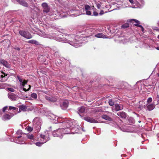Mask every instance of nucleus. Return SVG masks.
I'll use <instances>...</instances> for the list:
<instances>
[{
  "mask_svg": "<svg viewBox=\"0 0 159 159\" xmlns=\"http://www.w3.org/2000/svg\"><path fill=\"white\" fill-rule=\"evenodd\" d=\"M39 35L45 38H49L50 39H55L57 41L60 42L68 43L70 45L73 46L75 48H78L79 45L78 43H76L77 41L75 39H74L75 37L74 35H69L67 36V39L66 38H62L61 36L62 35L60 34V35H58V36L56 37L55 35L52 36L51 35L45 33L44 32H41L39 33Z\"/></svg>",
  "mask_w": 159,
  "mask_h": 159,
  "instance_id": "f257e3e1",
  "label": "nucleus"
},
{
  "mask_svg": "<svg viewBox=\"0 0 159 159\" xmlns=\"http://www.w3.org/2000/svg\"><path fill=\"white\" fill-rule=\"evenodd\" d=\"M42 6L43 9L42 16H47V17L52 20L56 19L55 15L52 13V11L50 10V7L47 3L45 2L42 3Z\"/></svg>",
  "mask_w": 159,
  "mask_h": 159,
  "instance_id": "f03ea898",
  "label": "nucleus"
},
{
  "mask_svg": "<svg viewBox=\"0 0 159 159\" xmlns=\"http://www.w3.org/2000/svg\"><path fill=\"white\" fill-rule=\"evenodd\" d=\"M17 78L19 80L21 88L23 89V90L25 91L29 90L31 88V86L27 84V80H23L19 76H17Z\"/></svg>",
  "mask_w": 159,
  "mask_h": 159,
  "instance_id": "7ed1b4c3",
  "label": "nucleus"
},
{
  "mask_svg": "<svg viewBox=\"0 0 159 159\" xmlns=\"http://www.w3.org/2000/svg\"><path fill=\"white\" fill-rule=\"evenodd\" d=\"M74 120L72 119L65 120L63 122L60 123V125L63 127H67L70 128V129H73L74 128L73 122Z\"/></svg>",
  "mask_w": 159,
  "mask_h": 159,
  "instance_id": "20e7f679",
  "label": "nucleus"
},
{
  "mask_svg": "<svg viewBox=\"0 0 159 159\" xmlns=\"http://www.w3.org/2000/svg\"><path fill=\"white\" fill-rule=\"evenodd\" d=\"M34 128L37 131H39L41 128L42 120L39 118H35L33 120Z\"/></svg>",
  "mask_w": 159,
  "mask_h": 159,
  "instance_id": "39448f33",
  "label": "nucleus"
},
{
  "mask_svg": "<svg viewBox=\"0 0 159 159\" xmlns=\"http://www.w3.org/2000/svg\"><path fill=\"white\" fill-rule=\"evenodd\" d=\"M19 34L21 36L28 39H31L32 37L30 33L27 31L20 30L19 31Z\"/></svg>",
  "mask_w": 159,
  "mask_h": 159,
  "instance_id": "423d86ee",
  "label": "nucleus"
},
{
  "mask_svg": "<svg viewBox=\"0 0 159 159\" xmlns=\"http://www.w3.org/2000/svg\"><path fill=\"white\" fill-rule=\"evenodd\" d=\"M62 129L61 128L59 129L53 131L52 133V135L54 136L59 137L60 138H62V136L63 135L62 133Z\"/></svg>",
  "mask_w": 159,
  "mask_h": 159,
  "instance_id": "0eeeda50",
  "label": "nucleus"
},
{
  "mask_svg": "<svg viewBox=\"0 0 159 159\" xmlns=\"http://www.w3.org/2000/svg\"><path fill=\"white\" fill-rule=\"evenodd\" d=\"M40 138V140L41 141L43 142V143H46L49 139V135L48 133L46 134L45 135L41 134Z\"/></svg>",
  "mask_w": 159,
  "mask_h": 159,
  "instance_id": "6e6552de",
  "label": "nucleus"
},
{
  "mask_svg": "<svg viewBox=\"0 0 159 159\" xmlns=\"http://www.w3.org/2000/svg\"><path fill=\"white\" fill-rule=\"evenodd\" d=\"M96 30L94 29L90 28L85 29L84 30L85 34H89V36L92 35L96 33Z\"/></svg>",
  "mask_w": 159,
  "mask_h": 159,
  "instance_id": "1a4fd4ad",
  "label": "nucleus"
},
{
  "mask_svg": "<svg viewBox=\"0 0 159 159\" xmlns=\"http://www.w3.org/2000/svg\"><path fill=\"white\" fill-rule=\"evenodd\" d=\"M14 116L13 114L11 113L10 114H5L2 117V119L4 121H7L10 120Z\"/></svg>",
  "mask_w": 159,
  "mask_h": 159,
  "instance_id": "9d476101",
  "label": "nucleus"
},
{
  "mask_svg": "<svg viewBox=\"0 0 159 159\" xmlns=\"http://www.w3.org/2000/svg\"><path fill=\"white\" fill-rule=\"evenodd\" d=\"M60 107L61 109L63 110L66 109L68 107V102L67 100H65L61 102V103Z\"/></svg>",
  "mask_w": 159,
  "mask_h": 159,
  "instance_id": "9b49d317",
  "label": "nucleus"
},
{
  "mask_svg": "<svg viewBox=\"0 0 159 159\" xmlns=\"http://www.w3.org/2000/svg\"><path fill=\"white\" fill-rule=\"evenodd\" d=\"M48 118L50 119L51 120H53V122L55 123H57V119L58 118L56 116L52 114H51L50 115H49L48 116Z\"/></svg>",
  "mask_w": 159,
  "mask_h": 159,
  "instance_id": "f8f14e48",
  "label": "nucleus"
},
{
  "mask_svg": "<svg viewBox=\"0 0 159 159\" xmlns=\"http://www.w3.org/2000/svg\"><path fill=\"white\" fill-rule=\"evenodd\" d=\"M62 129V133L63 134H69L70 133V130L72 129H70V128H67V127L61 128Z\"/></svg>",
  "mask_w": 159,
  "mask_h": 159,
  "instance_id": "ddd939ff",
  "label": "nucleus"
},
{
  "mask_svg": "<svg viewBox=\"0 0 159 159\" xmlns=\"http://www.w3.org/2000/svg\"><path fill=\"white\" fill-rule=\"evenodd\" d=\"M84 119L85 120L91 123H97V122L96 120H95L94 119L89 117H84Z\"/></svg>",
  "mask_w": 159,
  "mask_h": 159,
  "instance_id": "4468645a",
  "label": "nucleus"
},
{
  "mask_svg": "<svg viewBox=\"0 0 159 159\" xmlns=\"http://www.w3.org/2000/svg\"><path fill=\"white\" fill-rule=\"evenodd\" d=\"M22 138V136H18L17 138H16L15 139L16 142L17 143L22 144H23L24 143V140H21V139Z\"/></svg>",
  "mask_w": 159,
  "mask_h": 159,
  "instance_id": "2eb2a0df",
  "label": "nucleus"
},
{
  "mask_svg": "<svg viewBox=\"0 0 159 159\" xmlns=\"http://www.w3.org/2000/svg\"><path fill=\"white\" fill-rule=\"evenodd\" d=\"M8 98L11 99H16L18 98V96L15 94L10 93L8 95Z\"/></svg>",
  "mask_w": 159,
  "mask_h": 159,
  "instance_id": "dca6fc26",
  "label": "nucleus"
},
{
  "mask_svg": "<svg viewBox=\"0 0 159 159\" xmlns=\"http://www.w3.org/2000/svg\"><path fill=\"white\" fill-rule=\"evenodd\" d=\"M0 63L6 67L8 68L10 67V64L8 63L6 61L3 59L0 60Z\"/></svg>",
  "mask_w": 159,
  "mask_h": 159,
  "instance_id": "f3484780",
  "label": "nucleus"
},
{
  "mask_svg": "<svg viewBox=\"0 0 159 159\" xmlns=\"http://www.w3.org/2000/svg\"><path fill=\"white\" fill-rule=\"evenodd\" d=\"M21 5L26 7H28V4L24 0H16Z\"/></svg>",
  "mask_w": 159,
  "mask_h": 159,
  "instance_id": "a211bd4d",
  "label": "nucleus"
},
{
  "mask_svg": "<svg viewBox=\"0 0 159 159\" xmlns=\"http://www.w3.org/2000/svg\"><path fill=\"white\" fill-rule=\"evenodd\" d=\"M115 106L116 110V111L122 110L123 108V106L121 104L120 105L118 104H115Z\"/></svg>",
  "mask_w": 159,
  "mask_h": 159,
  "instance_id": "6ab92c4d",
  "label": "nucleus"
},
{
  "mask_svg": "<svg viewBox=\"0 0 159 159\" xmlns=\"http://www.w3.org/2000/svg\"><path fill=\"white\" fill-rule=\"evenodd\" d=\"M94 36L98 38H106V36L102 33H98L97 34H95Z\"/></svg>",
  "mask_w": 159,
  "mask_h": 159,
  "instance_id": "aec40b11",
  "label": "nucleus"
},
{
  "mask_svg": "<svg viewBox=\"0 0 159 159\" xmlns=\"http://www.w3.org/2000/svg\"><path fill=\"white\" fill-rule=\"evenodd\" d=\"M26 137L28 139H29L31 140H33V141H32V142L31 143V144H32L34 142V138L33 135L32 134H27L26 135Z\"/></svg>",
  "mask_w": 159,
  "mask_h": 159,
  "instance_id": "412c9836",
  "label": "nucleus"
},
{
  "mask_svg": "<svg viewBox=\"0 0 159 159\" xmlns=\"http://www.w3.org/2000/svg\"><path fill=\"white\" fill-rule=\"evenodd\" d=\"M28 43H30L34 44L35 45H39V43L37 41L35 40H30L28 41Z\"/></svg>",
  "mask_w": 159,
  "mask_h": 159,
  "instance_id": "4be33fe9",
  "label": "nucleus"
},
{
  "mask_svg": "<svg viewBox=\"0 0 159 159\" xmlns=\"http://www.w3.org/2000/svg\"><path fill=\"white\" fill-rule=\"evenodd\" d=\"M3 74L4 75L2 74L0 75V78H1L0 81L2 82H5L7 80V78L5 77V74L4 73Z\"/></svg>",
  "mask_w": 159,
  "mask_h": 159,
  "instance_id": "5701e85b",
  "label": "nucleus"
},
{
  "mask_svg": "<svg viewBox=\"0 0 159 159\" xmlns=\"http://www.w3.org/2000/svg\"><path fill=\"white\" fill-rule=\"evenodd\" d=\"M20 111H26L27 109V107L26 106L24 105H20L19 107Z\"/></svg>",
  "mask_w": 159,
  "mask_h": 159,
  "instance_id": "b1692460",
  "label": "nucleus"
},
{
  "mask_svg": "<svg viewBox=\"0 0 159 159\" xmlns=\"http://www.w3.org/2000/svg\"><path fill=\"white\" fill-rule=\"evenodd\" d=\"M131 20H134V21L136 23V24H134V25L135 26H138L140 28V27H142V26L141 25H140L139 24L140 23L139 21V20H135V19H132Z\"/></svg>",
  "mask_w": 159,
  "mask_h": 159,
  "instance_id": "393cba45",
  "label": "nucleus"
},
{
  "mask_svg": "<svg viewBox=\"0 0 159 159\" xmlns=\"http://www.w3.org/2000/svg\"><path fill=\"white\" fill-rule=\"evenodd\" d=\"M154 105L152 104H149L147 106L148 109L149 111L153 110L154 108Z\"/></svg>",
  "mask_w": 159,
  "mask_h": 159,
  "instance_id": "a878e982",
  "label": "nucleus"
},
{
  "mask_svg": "<svg viewBox=\"0 0 159 159\" xmlns=\"http://www.w3.org/2000/svg\"><path fill=\"white\" fill-rule=\"evenodd\" d=\"M139 108H142L143 107H144L145 105L144 104L143 100H142L139 102Z\"/></svg>",
  "mask_w": 159,
  "mask_h": 159,
  "instance_id": "bb28decb",
  "label": "nucleus"
},
{
  "mask_svg": "<svg viewBox=\"0 0 159 159\" xmlns=\"http://www.w3.org/2000/svg\"><path fill=\"white\" fill-rule=\"evenodd\" d=\"M102 117L104 119L110 121L111 120V119L110 117L106 115H103L102 116Z\"/></svg>",
  "mask_w": 159,
  "mask_h": 159,
  "instance_id": "cd10ccee",
  "label": "nucleus"
},
{
  "mask_svg": "<svg viewBox=\"0 0 159 159\" xmlns=\"http://www.w3.org/2000/svg\"><path fill=\"white\" fill-rule=\"evenodd\" d=\"M78 111L80 112L83 113L85 111V108L84 107H79L78 108Z\"/></svg>",
  "mask_w": 159,
  "mask_h": 159,
  "instance_id": "c85d7f7f",
  "label": "nucleus"
},
{
  "mask_svg": "<svg viewBox=\"0 0 159 159\" xmlns=\"http://www.w3.org/2000/svg\"><path fill=\"white\" fill-rule=\"evenodd\" d=\"M60 15L62 17H67V16L68 15V13H64L63 12L61 13Z\"/></svg>",
  "mask_w": 159,
  "mask_h": 159,
  "instance_id": "c756f323",
  "label": "nucleus"
},
{
  "mask_svg": "<svg viewBox=\"0 0 159 159\" xmlns=\"http://www.w3.org/2000/svg\"><path fill=\"white\" fill-rule=\"evenodd\" d=\"M119 114H120V116L122 118H125L126 117V114L124 112H122L120 113H118L117 114L118 115H119Z\"/></svg>",
  "mask_w": 159,
  "mask_h": 159,
  "instance_id": "7c9ffc66",
  "label": "nucleus"
},
{
  "mask_svg": "<svg viewBox=\"0 0 159 159\" xmlns=\"http://www.w3.org/2000/svg\"><path fill=\"white\" fill-rule=\"evenodd\" d=\"M33 128L34 127H32L28 125L25 128V129L28 131L31 132L33 130Z\"/></svg>",
  "mask_w": 159,
  "mask_h": 159,
  "instance_id": "2f4dec72",
  "label": "nucleus"
},
{
  "mask_svg": "<svg viewBox=\"0 0 159 159\" xmlns=\"http://www.w3.org/2000/svg\"><path fill=\"white\" fill-rule=\"evenodd\" d=\"M85 11L89 10L91 9L90 7L88 5H86L84 7Z\"/></svg>",
  "mask_w": 159,
  "mask_h": 159,
  "instance_id": "473e14b6",
  "label": "nucleus"
},
{
  "mask_svg": "<svg viewBox=\"0 0 159 159\" xmlns=\"http://www.w3.org/2000/svg\"><path fill=\"white\" fill-rule=\"evenodd\" d=\"M31 97L32 98H33L34 99H36L37 98V94L35 93H32L31 95Z\"/></svg>",
  "mask_w": 159,
  "mask_h": 159,
  "instance_id": "72a5a7b5",
  "label": "nucleus"
},
{
  "mask_svg": "<svg viewBox=\"0 0 159 159\" xmlns=\"http://www.w3.org/2000/svg\"><path fill=\"white\" fill-rule=\"evenodd\" d=\"M109 104L110 106H113L114 104V102L113 100H109Z\"/></svg>",
  "mask_w": 159,
  "mask_h": 159,
  "instance_id": "f704fd0d",
  "label": "nucleus"
},
{
  "mask_svg": "<svg viewBox=\"0 0 159 159\" xmlns=\"http://www.w3.org/2000/svg\"><path fill=\"white\" fill-rule=\"evenodd\" d=\"M9 109V110H18L17 108L11 106H10Z\"/></svg>",
  "mask_w": 159,
  "mask_h": 159,
  "instance_id": "c9c22d12",
  "label": "nucleus"
},
{
  "mask_svg": "<svg viewBox=\"0 0 159 159\" xmlns=\"http://www.w3.org/2000/svg\"><path fill=\"white\" fill-rule=\"evenodd\" d=\"M43 143H43V142H37L35 143V144L36 146L40 147V146H41L42 145V144H43Z\"/></svg>",
  "mask_w": 159,
  "mask_h": 159,
  "instance_id": "e433bc0d",
  "label": "nucleus"
},
{
  "mask_svg": "<svg viewBox=\"0 0 159 159\" xmlns=\"http://www.w3.org/2000/svg\"><path fill=\"white\" fill-rule=\"evenodd\" d=\"M129 26V25L128 23H126L125 24L123 25L122 26V28H126Z\"/></svg>",
  "mask_w": 159,
  "mask_h": 159,
  "instance_id": "4c0bfd02",
  "label": "nucleus"
},
{
  "mask_svg": "<svg viewBox=\"0 0 159 159\" xmlns=\"http://www.w3.org/2000/svg\"><path fill=\"white\" fill-rule=\"evenodd\" d=\"M7 89L8 91L12 92H14L15 91L14 89L12 88H7Z\"/></svg>",
  "mask_w": 159,
  "mask_h": 159,
  "instance_id": "58836bf2",
  "label": "nucleus"
},
{
  "mask_svg": "<svg viewBox=\"0 0 159 159\" xmlns=\"http://www.w3.org/2000/svg\"><path fill=\"white\" fill-rule=\"evenodd\" d=\"M86 11V15H91V12L89 10L86 11Z\"/></svg>",
  "mask_w": 159,
  "mask_h": 159,
  "instance_id": "ea45409f",
  "label": "nucleus"
},
{
  "mask_svg": "<svg viewBox=\"0 0 159 159\" xmlns=\"http://www.w3.org/2000/svg\"><path fill=\"white\" fill-rule=\"evenodd\" d=\"M111 95H110V96H106V97H104V98H105L108 99H109V100L112 99V98H111Z\"/></svg>",
  "mask_w": 159,
  "mask_h": 159,
  "instance_id": "a19ab883",
  "label": "nucleus"
},
{
  "mask_svg": "<svg viewBox=\"0 0 159 159\" xmlns=\"http://www.w3.org/2000/svg\"><path fill=\"white\" fill-rule=\"evenodd\" d=\"M54 55L57 57H58L59 56V53L57 52H56L54 53Z\"/></svg>",
  "mask_w": 159,
  "mask_h": 159,
  "instance_id": "79ce46f5",
  "label": "nucleus"
},
{
  "mask_svg": "<svg viewBox=\"0 0 159 159\" xmlns=\"http://www.w3.org/2000/svg\"><path fill=\"white\" fill-rule=\"evenodd\" d=\"M140 2L141 3V5L143 6L144 4V2L143 0H141L140 1Z\"/></svg>",
  "mask_w": 159,
  "mask_h": 159,
  "instance_id": "37998d69",
  "label": "nucleus"
},
{
  "mask_svg": "<svg viewBox=\"0 0 159 159\" xmlns=\"http://www.w3.org/2000/svg\"><path fill=\"white\" fill-rule=\"evenodd\" d=\"M8 107L7 106H6L4 107L3 108H2V111L3 112H4L5 111H6V110L7 109Z\"/></svg>",
  "mask_w": 159,
  "mask_h": 159,
  "instance_id": "c03bdc74",
  "label": "nucleus"
},
{
  "mask_svg": "<svg viewBox=\"0 0 159 159\" xmlns=\"http://www.w3.org/2000/svg\"><path fill=\"white\" fill-rule=\"evenodd\" d=\"M129 1L131 4L134 3V1L133 0H129Z\"/></svg>",
  "mask_w": 159,
  "mask_h": 159,
  "instance_id": "a18cd8bd",
  "label": "nucleus"
},
{
  "mask_svg": "<svg viewBox=\"0 0 159 159\" xmlns=\"http://www.w3.org/2000/svg\"><path fill=\"white\" fill-rule=\"evenodd\" d=\"M98 13L96 12H93V15L95 16H97L98 15Z\"/></svg>",
  "mask_w": 159,
  "mask_h": 159,
  "instance_id": "49530a36",
  "label": "nucleus"
},
{
  "mask_svg": "<svg viewBox=\"0 0 159 159\" xmlns=\"http://www.w3.org/2000/svg\"><path fill=\"white\" fill-rule=\"evenodd\" d=\"M104 13L103 11V10H101L100 12L99 13V14L101 15H102Z\"/></svg>",
  "mask_w": 159,
  "mask_h": 159,
  "instance_id": "de8ad7c7",
  "label": "nucleus"
},
{
  "mask_svg": "<svg viewBox=\"0 0 159 159\" xmlns=\"http://www.w3.org/2000/svg\"><path fill=\"white\" fill-rule=\"evenodd\" d=\"M140 28H141V30H142V31L143 32H144V28H143V27L142 26V27H140Z\"/></svg>",
  "mask_w": 159,
  "mask_h": 159,
  "instance_id": "09e8293b",
  "label": "nucleus"
},
{
  "mask_svg": "<svg viewBox=\"0 0 159 159\" xmlns=\"http://www.w3.org/2000/svg\"><path fill=\"white\" fill-rule=\"evenodd\" d=\"M57 34V36H56V35H55L54 34H52V35L49 34V35H52V36H53V35H55V36L56 37H57V36H58V35H60V34H58V33H57V34Z\"/></svg>",
  "mask_w": 159,
  "mask_h": 159,
  "instance_id": "8fccbe9b",
  "label": "nucleus"
},
{
  "mask_svg": "<svg viewBox=\"0 0 159 159\" xmlns=\"http://www.w3.org/2000/svg\"><path fill=\"white\" fill-rule=\"evenodd\" d=\"M152 100H147V103L151 102L152 101Z\"/></svg>",
  "mask_w": 159,
  "mask_h": 159,
  "instance_id": "3c124183",
  "label": "nucleus"
},
{
  "mask_svg": "<svg viewBox=\"0 0 159 159\" xmlns=\"http://www.w3.org/2000/svg\"><path fill=\"white\" fill-rule=\"evenodd\" d=\"M15 49L17 50H18V51H19L20 50V48H18V47H16L15 48Z\"/></svg>",
  "mask_w": 159,
  "mask_h": 159,
  "instance_id": "603ef678",
  "label": "nucleus"
},
{
  "mask_svg": "<svg viewBox=\"0 0 159 159\" xmlns=\"http://www.w3.org/2000/svg\"><path fill=\"white\" fill-rule=\"evenodd\" d=\"M158 26H159V22L158 23ZM155 30L157 31H159V29H158V28H157V29H155Z\"/></svg>",
  "mask_w": 159,
  "mask_h": 159,
  "instance_id": "864d4df0",
  "label": "nucleus"
},
{
  "mask_svg": "<svg viewBox=\"0 0 159 159\" xmlns=\"http://www.w3.org/2000/svg\"><path fill=\"white\" fill-rule=\"evenodd\" d=\"M49 101H51V102H55V100H49Z\"/></svg>",
  "mask_w": 159,
  "mask_h": 159,
  "instance_id": "5fc2aeb1",
  "label": "nucleus"
},
{
  "mask_svg": "<svg viewBox=\"0 0 159 159\" xmlns=\"http://www.w3.org/2000/svg\"><path fill=\"white\" fill-rule=\"evenodd\" d=\"M156 49L159 50V46L157 47L156 48Z\"/></svg>",
  "mask_w": 159,
  "mask_h": 159,
  "instance_id": "6e6d98bb",
  "label": "nucleus"
},
{
  "mask_svg": "<svg viewBox=\"0 0 159 159\" xmlns=\"http://www.w3.org/2000/svg\"><path fill=\"white\" fill-rule=\"evenodd\" d=\"M142 89H141L140 91H139V92L140 93H142L143 92V91L142 92H141Z\"/></svg>",
  "mask_w": 159,
  "mask_h": 159,
  "instance_id": "4d7b16f0",
  "label": "nucleus"
},
{
  "mask_svg": "<svg viewBox=\"0 0 159 159\" xmlns=\"http://www.w3.org/2000/svg\"><path fill=\"white\" fill-rule=\"evenodd\" d=\"M148 99H152V98L149 97L148 98Z\"/></svg>",
  "mask_w": 159,
  "mask_h": 159,
  "instance_id": "13d9d810",
  "label": "nucleus"
},
{
  "mask_svg": "<svg viewBox=\"0 0 159 159\" xmlns=\"http://www.w3.org/2000/svg\"><path fill=\"white\" fill-rule=\"evenodd\" d=\"M2 113V111L1 110H0V115H1Z\"/></svg>",
  "mask_w": 159,
  "mask_h": 159,
  "instance_id": "bf43d9fd",
  "label": "nucleus"
},
{
  "mask_svg": "<svg viewBox=\"0 0 159 159\" xmlns=\"http://www.w3.org/2000/svg\"><path fill=\"white\" fill-rule=\"evenodd\" d=\"M157 38L159 39V35L158 36Z\"/></svg>",
  "mask_w": 159,
  "mask_h": 159,
  "instance_id": "052dcab7",
  "label": "nucleus"
},
{
  "mask_svg": "<svg viewBox=\"0 0 159 159\" xmlns=\"http://www.w3.org/2000/svg\"><path fill=\"white\" fill-rule=\"evenodd\" d=\"M157 97L158 98H159V95H157Z\"/></svg>",
  "mask_w": 159,
  "mask_h": 159,
  "instance_id": "680f3d73",
  "label": "nucleus"
},
{
  "mask_svg": "<svg viewBox=\"0 0 159 159\" xmlns=\"http://www.w3.org/2000/svg\"><path fill=\"white\" fill-rule=\"evenodd\" d=\"M157 74V75H158V76L159 77V74Z\"/></svg>",
  "mask_w": 159,
  "mask_h": 159,
  "instance_id": "e2e57ef3",
  "label": "nucleus"
},
{
  "mask_svg": "<svg viewBox=\"0 0 159 159\" xmlns=\"http://www.w3.org/2000/svg\"><path fill=\"white\" fill-rule=\"evenodd\" d=\"M82 32L83 33L82 34H84V32L83 31Z\"/></svg>",
  "mask_w": 159,
  "mask_h": 159,
  "instance_id": "0e129e2a",
  "label": "nucleus"
},
{
  "mask_svg": "<svg viewBox=\"0 0 159 159\" xmlns=\"http://www.w3.org/2000/svg\"><path fill=\"white\" fill-rule=\"evenodd\" d=\"M98 8H99V6H98Z\"/></svg>",
  "mask_w": 159,
  "mask_h": 159,
  "instance_id": "69168bd1",
  "label": "nucleus"
}]
</instances>
